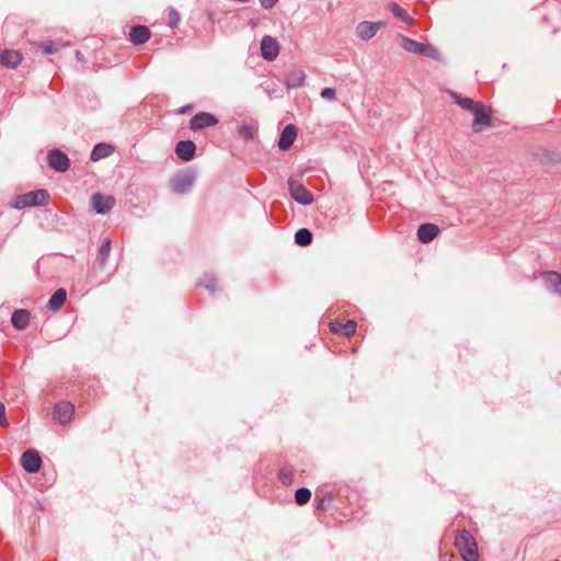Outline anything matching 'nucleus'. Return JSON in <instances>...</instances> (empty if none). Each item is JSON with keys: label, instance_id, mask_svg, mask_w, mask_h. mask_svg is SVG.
<instances>
[{"label": "nucleus", "instance_id": "obj_1", "mask_svg": "<svg viewBox=\"0 0 561 561\" xmlns=\"http://www.w3.org/2000/svg\"><path fill=\"white\" fill-rule=\"evenodd\" d=\"M455 547L465 561H478V545L473 536L467 529H462L455 538Z\"/></svg>", "mask_w": 561, "mask_h": 561}, {"label": "nucleus", "instance_id": "obj_2", "mask_svg": "<svg viewBox=\"0 0 561 561\" xmlns=\"http://www.w3.org/2000/svg\"><path fill=\"white\" fill-rule=\"evenodd\" d=\"M400 41H401V47L409 53L424 55V56L431 57L435 60L440 59V55H439L438 50L431 44L419 43V42H416L412 38H409L407 36H400Z\"/></svg>", "mask_w": 561, "mask_h": 561}, {"label": "nucleus", "instance_id": "obj_3", "mask_svg": "<svg viewBox=\"0 0 561 561\" xmlns=\"http://www.w3.org/2000/svg\"><path fill=\"white\" fill-rule=\"evenodd\" d=\"M49 201V194L46 190L32 191L19 196L15 201V208L33 207L46 205Z\"/></svg>", "mask_w": 561, "mask_h": 561}, {"label": "nucleus", "instance_id": "obj_4", "mask_svg": "<svg viewBox=\"0 0 561 561\" xmlns=\"http://www.w3.org/2000/svg\"><path fill=\"white\" fill-rule=\"evenodd\" d=\"M491 112V110L486 108V106L482 104L472 113L473 121L471 128L473 133H481L484 128L492 125Z\"/></svg>", "mask_w": 561, "mask_h": 561}, {"label": "nucleus", "instance_id": "obj_5", "mask_svg": "<svg viewBox=\"0 0 561 561\" xmlns=\"http://www.w3.org/2000/svg\"><path fill=\"white\" fill-rule=\"evenodd\" d=\"M288 187L290 196L301 205H310L313 202L312 194L299 182L289 179Z\"/></svg>", "mask_w": 561, "mask_h": 561}, {"label": "nucleus", "instance_id": "obj_6", "mask_svg": "<svg viewBox=\"0 0 561 561\" xmlns=\"http://www.w3.org/2000/svg\"><path fill=\"white\" fill-rule=\"evenodd\" d=\"M116 199L112 195H103L101 193H95L91 197V204L93 209L98 214H107L115 206Z\"/></svg>", "mask_w": 561, "mask_h": 561}, {"label": "nucleus", "instance_id": "obj_7", "mask_svg": "<svg viewBox=\"0 0 561 561\" xmlns=\"http://www.w3.org/2000/svg\"><path fill=\"white\" fill-rule=\"evenodd\" d=\"M261 54L265 60H275L279 54L278 42L270 35L263 36L261 41Z\"/></svg>", "mask_w": 561, "mask_h": 561}, {"label": "nucleus", "instance_id": "obj_8", "mask_svg": "<svg viewBox=\"0 0 561 561\" xmlns=\"http://www.w3.org/2000/svg\"><path fill=\"white\" fill-rule=\"evenodd\" d=\"M21 465L25 471L35 473L41 469L42 459L37 451L30 449L23 453Z\"/></svg>", "mask_w": 561, "mask_h": 561}, {"label": "nucleus", "instance_id": "obj_9", "mask_svg": "<svg viewBox=\"0 0 561 561\" xmlns=\"http://www.w3.org/2000/svg\"><path fill=\"white\" fill-rule=\"evenodd\" d=\"M383 26V22L364 21L356 26V35L363 41H368L373 38L376 35V33Z\"/></svg>", "mask_w": 561, "mask_h": 561}, {"label": "nucleus", "instance_id": "obj_10", "mask_svg": "<svg viewBox=\"0 0 561 561\" xmlns=\"http://www.w3.org/2000/svg\"><path fill=\"white\" fill-rule=\"evenodd\" d=\"M48 163L50 168H53L57 172H66L70 165V161L67 154L58 149L51 150L49 152Z\"/></svg>", "mask_w": 561, "mask_h": 561}, {"label": "nucleus", "instance_id": "obj_11", "mask_svg": "<svg viewBox=\"0 0 561 561\" xmlns=\"http://www.w3.org/2000/svg\"><path fill=\"white\" fill-rule=\"evenodd\" d=\"M218 119L210 113L201 112L191 118L190 127L193 130L203 129L205 127L215 126Z\"/></svg>", "mask_w": 561, "mask_h": 561}, {"label": "nucleus", "instance_id": "obj_12", "mask_svg": "<svg viewBox=\"0 0 561 561\" xmlns=\"http://www.w3.org/2000/svg\"><path fill=\"white\" fill-rule=\"evenodd\" d=\"M331 332L335 334H343L345 336H353L356 332L357 323L354 320L341 322L339 320H332L329 323Z\"/></svg>", "mask_w": 561, "mask_h": 561}, {"label": "nucleus", "instance_id": "obj_13", "mask_svg": "<svg viewBox=\"0 0 561 561\" xmlns=\"http://www.w3.org/2000/svg\"><path fill=\"white\" fill-rule=\"evenodd\" d=\"M447 93L456 104H458L462 110L470 112L471 114L483 104L470 98L462 96L453 90H448Z\"/></svg>", "mask_w": 561, "mask_h": 561}, {"label": "nucleus", "instance_id": "obj_14", "mask_svg": "<svg viewBox=\"0 0 561 561\" xmlns=\"http://www.w3.org/2000/svg\"><path fill=\"white\" fill-rule=\"evenodd\" d=\"M540 277L542 278L547 289L561 296V274L560 273L552 272V271L542 272L540 274Z\"/></svg>", "mask_w": 561, "mask_h": 561}, {"label": "nucleus", "instance_id": "obj_15", "mask_svg": "<svg viewBox=\"0 0 561 561\" xmlns=\"http://www.w3.org/2000/svg\"><path fill=\"white\" fill-rule=\"evenodd\" d=\"M73 412H75L73 404H71L69 402H60V403L56 404V407H55L54 417L60 424H67L71 421Z\"/></svg>", "mask_w": 561, "mask_h": 561}, {"label": "nucleus", "instance_id": "obj_16", "mask_svg": "<svg viewBox=\"0 0 561 561\" xmlns=\"http://www.w3.org/2000/svg\"><path fill=\"white\" fill-rule=\"evenodd\" d=\"M196 151V146L191 140H181L176 144L175 153L183 161H191Z\"/></svg>", "mask_w": 561, "mask_h": 561}, {"label": "nucleus", "instance_id": "obj_17", "mask_svg": "<svg viewBox=\"0 0 561 561\" xmlns=\"http://www.w3.org/2000/svg\"><path fill=\"white\" fill-rule=\"evenodd\" d=\"M297 138V128L295 125H287L279 137L278 147L282 150H288Z\"/></svg>", "mask_w": 561, "mask_h": 561}, {"label": "nucleus", "instance_id": "obj_18", "mask_svg": "<svg viewBox=\"0 0 561 561\" xmlns=\"http://www.w3.org/2000/svg\"><path fill=\"white\" fill-rule=\"evenodd\" d=\"M438 233L439 228L434 224H422L417 229V238L423 243L433 241Z\"/></svg>", "mask_w": 561, "mask_h": 561}, {"label": "nucleus", "instance_id": "obj_19", "mask_svg": "<svg viewBox=\"0 0 561 561\" xmlns=\"http://www.w3.org/2000/svg\"><path fill=\"white\" fill-rule=\"evenodd\" d=\"M305 71L297 68L288 72L284 83L288 89H296L302 87L305 84Z\"/></svg>", "mask_w": 561, "mask_h": 561}, {"label": "nucleus", "instance_id": "obj_20", "mask_svg": "<svg viewBox=\"0 0 561 561\" xmlns=\"http://www.w3.org/2000/svg\"><path fill=\"white\" fill-rule=\"evenodd\" d=\"M150 38V31L145 25H137L130 30L129 41L134 45L145 44Z\"/></svg>", "mask_w": 561, "mask_h": 561}, {"label": "nucleus", "instance_id": "obj_21", "mask_svg": "<svg viewBox=\"0 0 561 561\" xmlns=\"http://www.w3.org/2000/svg\"><path fill=\"white\" fill-rule=\"evenodd\" d=\"M22 61V55L18 50H4L0 55V64L7 68H16Z\"/></svg>", "mask_w": 561, "mask_h": 561}, {"label": "nucleus", "instance_id": "obj_22", "mask_svg": "<svg viewBox=\"0 0 561 561\" xmlns=\"http://www.w3.org/2000/svg\"><path fill=\"white\" fill-rule=\"evenodd\" d=\"M11 321L15 329L23 330L28 325L30 312L24 309H19L13 312Z\"/></svg>", "mask_w": 561, "mask_h": 561}, {"label": "nucleus", "instance_id": "obj_23", "mask_svg": "<svg viewBox=\"0 0 561 561\" xmlns=\"http://www.w3.org/2000/svg\"><path fill=\"white\" fill-rule=\"evenodd\" d=\"M66 298H67L66 289L59 288L53 294L47 306L50 310H55V311L59 310L61 308V306L65 304Z\"/></svg>", "mask_w": 561, "mask_h": 561}, {"label": "nucleus", "instance_id": "obj_24", "mask_svg": "<svg viewBox=\"0 0 561 561\" xmlns=\"http://www.w3.org/2000/svg\"><path fill=\"white\" fill-rule=\"evenodd\" d=\"M113 152V147L107 144H98L91 152V160L99 161L100 159L108 157Z\"/></svg>", "mask_w": 561, "mask_h": 561}, {"label": "nucleus", "instance_id": "obj_25", "mask_svg": "<svg viewBox=\"0 0 561 561\" xmlns=\"http://www.w3.org/2000/svg\"><path fill=\"white\" fill-rule=\"evenodd\" d=\"M192 184H193V179L191 176L179 178L172 182V190L176 194H183L190 190Z\"/></svg>", "mask_w": 561, "mask_h": 561}, {"label": "nucleus", "instance_id": "obj_26", "mask_svg": "<svg viewBox=\"0 0 561 561\" xmlns=\"http://www.w3.org/2000/svg\"><path fill=\"white\" fill-rule=\"evenodd\" d=\"M388 9L389 11L394 15L397 16L398 19H400L401 21L408 23V24H413L414 23V20L408 14V12L401 8L398 3L396 2H390L388 4Z\"/></svg>", "mask_w": 561, "mask_h": 561}, {"label": "nucleus", "instance_id": "obj_27", "mask_svg": "<svg viewBox=\"0 0 561 561\" xmlns=\"http://www.w3.org/2000/svg\"><path fill=\"white\" fill-rule=\"evenodd\" d=\"M311 241L312 233L306 228H301L295 233V242L298 245L306 247L309 245Z\"/></svg>", "mask_w": 561, "mask_h": 561}, {"label": "nucleus", "instance_id": "obj_28", "mask_svg": "<svg viewBox=\"0 0 561 561\" xmlns=\"http://www.w3.org/2000/svg\"><path fill=\"white\" fill-rule=\"evenodd\" d=\"M311 491L307 488H299L295 493V502L297 505H305L310 501Z\"/></svg>", "mask_w": 561, "mask_h": 561}, {"label": "nucleus", "instance_id": "obj_29", "mask_svg": "<svg viewBox=\"0 0 561 561\" xmlns=\"http://www.w3.org/2000/svg\"><path fill=\"white\" fill-rule=\"evenodd\" d=\"M100 263L101 265H104L110 256L111 252V241L110 239L105 238L102 240L101 247H100Z\"/></svg>", "mask_w": 561, "mask_h": 561}, {"label": "nucleus", "instance_id": "obj_30", "mask_svg": "<svg viewBox=\"0 0 561 561\" xmlns=\"http://www.w3.org/2000/svg\"><path fill=\"white\" fill-rule=\"evenodd\" d=\"M180 13L174 8L168 9V24L175 27L180 22Z\"/></svg>", "mask_w": 561, "mask_h": 561}, {"label": "nucleus", "instance_id": "obj_31", "mask_svg": "<svg viewBox=\"0 0 561 561\" xmlns=\"http://www.w3.org/2000/svg\"><path fill=\"white\" fill-rule=\"evenodd\" d=\"M321 98L328 101H335L336 100V91L333 88H325L320 93Z\"/></svg>", "mask_w": 561, "mask_h": 561}, {"label": "nucleus", "instance_id": "obj_32", "mask_svg": "<svg viewBox=\"0 0 561 561\" xmlns=\"http://www.w3.org/2000/svg\"><path fill=\"white\" fill-rule=\"evenodd\" d=\"M253 128L251 126L243 125L239 128L238 134L243 139H251L253 137Z\"/></svg>", "mask_w": 561, "mask_h": 561}, {"label": "nucleus", "instance_id": "obj_33", "mask_svg": "<svg viewBox=\"0 0 561 561\" xmlns=\"http://www.w3.org/2000/svg\"><path fill=\"white\" fill-rule=\"evenodd\" d=\"M0 425L3 427L9 426V421L5 416V405L2 402H0Z\"/></svg>", "mask_w": 561, "mask_h": 561}, {"label": "nucleus", "instance_id": "obj_34", "mask_svg": "<svg viewBox=\"0 0 561 561\" xmlns=\"http://www.w3.org/2000/svg\"><path fill=\"white\" fill-rule=\"evenodd\" d=\"M39 46L43 48L45 54H53L58 50L57 46L51 42L46 43V44H41Z\"/></svg>", "mask_w": 561, "mask_h": 561}, {"label": "nucleus", "instance_id": "obj_35", "mask_svg": "<svg viewBox=\"0 0 561 561\" xmlns=\"http://www.w3.org/2000/svg\"><path fill=\"white\" fill-rule=\"evenodd\" d=\"M260 2L263 8L271 9L278 2V0H260Z\"/></svg>", "mask_w": 561, "mask_h": 561}, {"label": "nucleus", "instance_id": "obj_36", "mask_svg": "<svg viewBox=\"0 0 561 561\" xmlns=\"http://www.w3.org/2000/svg\"><path fill=\"white\" fill-rule=\"evenodd\" d=\"M279 479L282 480V482L284 484H288L290 482L291 477H290L289 472H285V471L282 470L279 472Z\"/></svg>", "mask_w": 561, "mask_h": 561}, {"label": "nucleus", "instance_id": "obj_37", "mask_svg": "<svg viewBox=\"0 0 561 561\" xmlns=\"http://www.w3.org/2000/svg\"><path fill=\"white\" fill-rule=\"evenodd\" d=\"M207 287H209L210 289H215V287H216V279L211 278L210 279V285H208Z\"/></svg>", "mask_w": 561, "mask_h": 561}, {"label": "nucleus", "instance_id": "obj_38", "mask_svg": "<svg viewBox=\"0 0 561 561\" xmlns=\"http://www.w3.org/2000/svg\"><path fill=\"white\" fill-rule=\"evenodd\" d=\"M76 56H77V58H78L79 60L83 61V59H84V58H83V55H82V53H81V51H79V50H78V51L76 53Z\"/></svg>", "mask_w": 561, "mask_h": 561}]
</instances>
